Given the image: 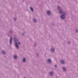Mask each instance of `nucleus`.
<instances>
[{
    "label": "nucleus",
    "mask_w": 78,
    "mask_h": 78,
    "mask_svg": "<svg viewBox=\"0 0 78 78\" xmlns=\"http://www.w3.org/2000/svg\"><path fill=\"white\" fill-rule=\"evenodd\" d=\"M61 62L62 64H64V61L62 60L61 61Z\"/></svg>",
    "instance_id": "20e7f679"
},
{
    "label": "nucleus",
    "mask_w": 78,
    "mask_h": 78,
    "mask_svg": "<svg viewBox=\"0 0 78 78\" xmlns=\"http://www.w3.org/2000/svg\"><path fill=\"white\" fill-rule=\"evenodd\" d=\"M14 20H16V18H14Z\"/></svg>",
    "instance_id": "f3484780"
},
{
    "label": "nucleus",
    "mask_w": 78,
    "mask_h": 78,
    "mask_svg": "<svg viewBox=\"0 0 78 78\" xmlns=\"http://www.w3.org/2000/svg\"><path fill=\"white\" fill-rule=\"evenodd\" d=\"M51 50L52 52H54L55 51V50L53 48H52Z\"/></svg>",
    "instance_id": "423d86ee"
},
{
    "label": "nucleus",
    "mask_w": 78,
    "mask_h": 78,
    "mask_svg": "<svg viewBox=\"0 0 78 78\" xmlns=\"http://www.w3.org/2000/svg\"><path fill=\"white\" fill-rule=\"evenodd\" d=\"M14 41H15V42H16V43L15 44V46L16 47V48H19V46L17 45V42H16V40H15V39H14Z\"/></svg>",
    "instance_id": "f257e3e1"
},
{
    "label": "nucleus",
    "mask_w": 78,
    "mask_h": 78,
    "mask_svg": "<svg viewBox=\"0 0 78 78\" xmlns=\"http://www.w3.org/2000/svg\"><path fill=\"white\" fill-rule=\"evenodd\" d=\"M48 62H49V63H50L51 62V60L50 59H48Z\"/></svg>",
    "instance_id": "1a4fd4ad"
},
{
    "label": "nucleus",
    "mask_w": 78,
    "mask_h": 78,
    "mask_svg": "<svg viewBox=\"0 0 78 78\" xmlns=\"http://www.w3.org/2000/svg\"><path fill=\"white\" fill-rule=\"evenodd\" d=\"M60 17L62 19H65V15L61 16Z\"/></svg>",
    "instance_id": "f03ea898"
},
{
    "label": "nucleus",
    "mask_w": 78,
    "mask_h": 78,
    "mask_svg": "<svg viewBox=\"0 0 78 78\" xmlns=\"http://www.w3.org/2000/svg\"><path fill=\"white\" fill-rule=\"evenodd\" d=\"M33 21H34V22H37V20H36L35 19H34L33 20Z\"/></svg>",
    "instance_id": "6e6552de"
},
{
    "label": "nucleus",
    "mask_w": 78,
    "mask_h": 78,
    "mask_svg": "<svg viewBox=\"0 0 78 78\" xmlns=\"http://www.w3.org/2000/svg\"><path fill=\"white\" fill-rule=\"evenodd\" d=\"M63 71H66V68L64 67H63Z\"/></svg>",
    "instance_id": "0eeeda50"
},
{
    "label": "nucleus",
    "mask_w": 78,
    "mask_h": 78,
    "mask_svg": "<svg viewBox=\"0 0 78 78\" xmlns=\"http://www.w3.org/2000/svg\"><path fill=\"white\" fill-rule=\"evenodd\" d=\"M30 9L32 11H33V9L32 7H30Z\"/></svg>",
    "instance_id": "9b49d317"
},
{
    "label": "nucleus",
    "mask_w": 78,
    "mask_h": 78,
    "mask_svg": "<svg viewBox=\"0 0 78 78\" xmlns=\"http://www.w3.org/2000/svg\"><path fill=\"white\" fill-rule=\"evenodd\" d=\"M47 14L48 15H50V14H51V12L50 11H48L47 12Z\"/></svg>",
    "instance_id": "7ed1b4c3"
},
{
    "label": "nucleus",
    "mask_w": 78,
    "mask_h": 78,
    "mask_svg": "<svg viewBox=\"0 0 78 78\" xmlns=\"http://www.w3.org/2000/svg\"><path fill=\"white\" fill-rule=\"evenodd\" d=\"M55 67H56L57 66H56L55 65Z\"/></svg>",
    "instance_id": "aec40b11"
},
{
    "label": "nucleus",
    "mask_w": 78,
    "mask_h": 78,
    "mask_svg": "<svg viewBox=\"0 0 78 78\" xmlns=\"http://www.w3.org/2000/svg\"><path fill=\"white\" fill-rule=\"evenodd\" d=\"M57 8L58 9H60V7H59V6H58Z\"/></svg>",
    "instance_id": "dca6fc26"
},
{
    "label": "nucleus",
    "mask_w": 78,
    "mask_h": 78,
    "mask_svg": "<svg viewBox=\"0 0 78 78\" xmlns=\"http://www.w3.org/2000/svg\"><path fill=\"white\" fill-rule=\"evenodd\" d=\"M68 44H70V43H68Z\"/></svg>",
    "instance_id": "412c9836"
},
{
    "label": "nucleus",
    "mask_w": 78,
    "mask_h": 78,
    "mask_svg": "<svg viewBox=\"0 0 78 78\" xmlns=\"http://www.w3.org/2000/svg\"><path fill=\"white\" fill-rule=\"evenodd\" d=\"M23 62H25V58H24L23 59Z\"/></svg>",
    "instance_id": "2eb2a0df"
},
{
    "label": "nucleus",
    "mask_w": 78,
    "mask_h": 78,
    "mask_svg": "<svg viewBox=\"0 0 78 78\" xmlns=\"http://www.w3.org/2000/svg\"><path fill=\"white\" fill-rule=\"evenodd\" d=\"M17 58V57L16 55H15L14 56V59H16Z\"/></svg>",
    "instance_id": "f8f14e48"
},
{
    "label": "nucleus",
    "mask_w": 78,
    "mask_h": 78,
    "mask_svg": "<svg viewBox=\"0 0 78 78\" xmlns=\"http://www.w3.org/2000/svg\"><path fill=\"white\" fill-rule=\"evenodd\" d=\"M53 73L52 72H50V74L51 75H53Z\"/></svg>",
    "instance_id": "9d476101"
},
{
    "label": "nucleus",
    "mask_w": 78,
    "mask_h": 78,
    "mask_svg": "<svg viewBox=\"0 0 78 78\" xmlns=\"http://www.w3.org/2000/svg\"><path fill=\"white\" fill-rule=\"evenodd\" d=\"M10 44H12V38L11 37H10Z\"/></svg>",
    "instance_id": "39448f33"
},
{
    "label": "nucleus",
    "mask_w": 78,
    "mask_h": 78,
    "mask_svg": "<svg viewBox=\"0 0 78 78\" xmlns=\"http://www.w3.org/2000/svg\"><path fill=\"white\" fill-rule=\"evenodd\" d=\"M18 44H19V45H20V43L19 42Z\"/></svg>",
    "instance_id": "6ab92c4d"
},
{
    "label": "nucleus",
    "mask_w": 78,
    "mask_h": 78,
    "mask_svg": "<svg viewBox=\"0 0 78 78\" xmlns=\"http://www.w3.org/2000/svg\"><path fill=\"white\" fill-rule=\"evenodd\" d=\"M76 32L77 33L78 32V30H76Z\"/></svg>",
    "instance_id": "a211bd4d"
},
{
    "label": "nucleus",
    "mask_w": 78,
    "mask_h": 78,
    "mask_svg": "<svg viewBox=\"0 0 78 78\" xmlns=\"http://www.w3.org/2000/svg\"><path fill=\"white\" fill-rule=\"evenodd\" d=\"M2 54H5V51H2Z\"/></svg>",
    "instance_id": "4468645a"
},
{
    "label": "nucleus",
    "mask_w": 78,
    "mask_h": 78,
    "mask_svg": "<svg viewBox=\"0 0 78 78\" xmlns=\"http://www.w3.org/2000/svg\"><path fill=\"white\" fill-rule=\"evenodd\" d=\"M59 12H60V13H62V10H60Z\"/></svg>",
    "instance_id": "ddd939ff"
}]
</instances>
